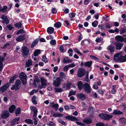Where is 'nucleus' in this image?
I'll use <instances>...</instances> for the list:
<instances>
[{
	"label": "nucleus",
	"mask_w": 126,
	"mask_h": 126,
	"mask_svg": "<svg viewBox=\"0 0 126 126\" xmlns=\"http://www.w3.org/2000/svg\"><path fill=\"white\" fill-rule=\"evenodd\" d=\"M39 39H37L36 40L32 42L31 46V47H34L38 43V42L39 41Z\"/></svg>",
	"instance_id": "bb28decb"
},
{
	"label": "nucleus",
	"mask_w": 126,
	"mask_h": 126,
	"mask_svg": "<svg viewBox=\"0 0 126 126\" xmlns=\"http://www.w3.org/2000/svg\"><path fill=\"white\" fill-rule=\"evenodd\" d=\"M85 74V71L82 68H79L77 72V75L78 77L81 78L84 76Z\"/></svg>",
	"instance_id": "39448f33"
},
{
	"label": "nucleus",
	"mask_w": 126,
	"mask_h": 126,
	"mask_svg": "<svg viewBox=\"0 0 126 126\" xmlns=\"http://www.w3.org/2000/svg\"><path fill=\"white\" fill-rule=\"evenodd\" d=\"M98 22L97 20H95L92 23V26L94 27H96L98 24Z\"/></svg>",
	"instance_id": "58836bf2"
},
{
	"label": "nucleus",
	"mask_w": 126,
	"mask_h": 126,
	"mask_svg": "<svg viewBox=\"0 0 126 126\" xmlns=\"http://www.w3.org/2000/svg\"><path fill=\"white\" fill-rule=\"evenodd\" d=\"M63 115L62 114V113H54L53 115V116L55 118L57 117H60L61 116H63Z\"/></svg>",
	"instance_id": "2f4dec72"
},
{
	"label": "nucleus",
	"mask_w": 126,
	"mask_h": 126,
	"mask_svg": "<svg viewBox=\"0 0 126 126\" xmlns=\"http://www.w3.org/2000/svg\"><path fill=\"white\" fill-rule=\"evenodd\" d=\"M21 81L19 79L17 80L15 82V84L12 86L11 89L12 90H15L16 91L18 90L21 87Z\"/></svg>",
	"instance_id": "7ed1b4c3"
},
{
	"label": "nucleus",
	"mask_w": 126,
	"mask_h": 126,
	"mask_svg": "<svg viewBox=\"0 0 126 126\" xmlns=\"http://www.w3.org/2000/svg\"><path fill=\"white\" fill-rule=\"evenodd\" d=\"M11 45V43L9 42H7L4 44L3 47V48H9Z\"/></svg>",
	"instance_id": "ea45409f"
},
{
	"label": "nucleus",
	"mask_w": 126,
	"mask_h": 126,
	"mask_svg": "<svg viewBox=\"0 0 126 126\" xmlns=\"http://www.w3.org/2000/svg\"><path fill=\"white\" fill-rule=\"evenodd\" d=\"M51 11L53 13L55 14L57 12V11L56 10L55 8H53L52 9Z\"/></svg>",
	"instance_id": "338daca9"
},
{
	"label": "nucleus",
	"mask_w": 126,
	"mask_h": 126,
	"mask_svg": "<svg viewBox=\"0 0 126 126\" xmlns=\"http://www.w3.org/2000/svg\"><path fill=\"white\" fill-rule=\"evenodd\" d=\"M63 89L60 88H55L54 89V91L56 92L61 93L63 91Z\"/></svg>",
	"instance_id": "7c9ffc66"
},
{
	"label": "nucleus",
	"mask_w": 126,
	"mask_h": 126,
	"mask_svg": "<svg viewBox=\"0 0 126 126\" xmlns=\"http://www.w3.org/2000/svg\"><path fill=\"white\" fill-rule=\"evenodd\" d=\"M77 95L78 98L81 101L84 100L86 97V95L82 94H77Z\"/></svg>",
	"instance_id": "4468645a"
},
{
	"label": "nucleus",
	"mask_w": 126,
	"mask_h": 126,
	"mask_svg": "<svg viewBox=\"0 0 126 126\" xmlns=\"http://www.w3.org/2000/svg\"><path fill=\"white\" fill-rule=\"evenodd\" d=\"M61 80L59 77H58L55 80L53 81V85L55 86L58 87L60 86Z\"/></svg>",
	"instance_id": "6e6552de"
},
{
	"label": "nucleus",
	"mask_w": 126,
	"mask_h": 126,
	"mask_svg": "<svg viewBox=\"0 0 126 126\" xmlns=\"http://www.w3.org/2000/svg\"><path fill=\"white\" fill-rule=\"evenodd\" d=\"M92 61H87L84 63V65L85 66H87L88 67H91L92 64Z\"/></svg>",
	"instance_id": "5701e85b"
},
{
	"label": "nucleus",
	"mask_w": 126,
	"mask_h": 126,
	"mask_svg": "<svg viewBox=\"0 0 126 126\" xmlns=\"http://www.w3.org/2000/svg\"><path fill=\"white\" fill-rule=\"evenodd\" d=\"M0 18L3 20L2 21V22L3 24L5 23L7 24L9 23V21L8 20L7 16L2 15L0 17Z\"/></svg>",
	"instance_id": "9d476101"
},
{
	"label": "nucleus",
	"mask_w": 126,
	"mask_h": 126,
	"mask_svg": "<svg viewBox=\"0 0 126 126\" xmlns=\"http://www.w3.org/2000/svg\"><path fill=\"white\" fill-rule=\"evenodd\" d=\"M113 113L115 115H120L123 114L122 112L120 111V110H114Z\"/></svg>",
	"instance_id": "393cba45"
},
{
	"label": "nucleus",
	"mask_w": 126,
	"mask_h": 126,
	"mask_svg": "<svg viewBox=\"0 0 126 126\" xmlns=\"http://www.w3.org/2000/svg\"><path fill=\"white\" fill-rule=\"evenodd\" d=\"M39 79H38V77L37 76H36L35 77L34 79V84H35V82H39Z\"/></svg>",
	"instance_id": "6e6d98bb"
},
{
	"label": "nucleus",
	"mask_w": 126,
	"mask_h": 126,
	"mask_svg": "<svg viewBox=\"0 0 126 126\" xmlns=\"http://www.w3.org/2000/svg\"><path fill=\"white\" fill-rule=\"evenodd\" d=\"M7 7L6 6H4L3 8H1V12L3 13L7 11Z\"/></svg>",
	"instance_id": "49530a36"
},
{
	"label": "nucleus",
	"mask_w": 126,
	"mask_h": 126,
	"mask_svg": "<svg viewBox=\"0 0 126 126\" xmlns=\"http://www.w3.org/2000/svg\"><path fill=\"white\" fill-rule=\"evenodd\" d=\"M16 109V106L14 105H12L9 109V110L10 113H12Z\"/></svg>",
	"instance_id": "cd10ccee"
},
{
	"label": "nucleus",
	"mask_w": 126,
	"mask_h": 126,
	"mask_svg": "<svg viewBox=\"0 0 126 126\" xmlns=\"http://www.w3.org/2000/svg\"><path fill=\"white\" fill-rule=\"evenodd\" d=\"M42 60L43 61L46 63L47 62L46 57L45 56H42Z\"/></svg>",
	"instance_id": "13d9d810"
},
{
	"label": "nucleus",
	"mask_w": 126,
	"mask_h": 126,
	"mask_svg": "<svg viewBox=\"0 0 126 126\" xmlns=\"http://www.w3.org/2000/svg\"><path fill=\"white\" fill-rule=\"evenodd\" d=\"M96 126H109L107 124H105L102 122H99L97 123L96 125Z\"/></svg>",
	"instance_id": "473e14b6"
},
{
	"label": "nucleus",
	"mask_w": 126,
	"mask_h": 126,
	"mask_svg": "<svg viewBox=\"0 0 126 126\" xmlns=\"http://www.w3.org/2000/svg\"><path fill=\"white\" fill-rule=\"evenodd\" d=\"M25 122L26 123L32 124H33V122L31 119H27L25 120Z\"/></svg>",
	"instance_id": "f704fd0d"
},
{
	"label": "nucleus",
	"mask_w": 126,
	"mask_h": 126,
	"mask_svg": "<svg viewBox=\"0 0 126 126\" xmlns=\"http://www.w3.org/2000/svg\"><path fill=\"white\" fill-rule=\"evenodd\" d=\"M47 32L49 33H52L54 31V28L52 27H50L48 28L47 29Z\"/></svg>",
	"instance_id": "a878e982"
},
{
	"label": "nucleus",
	"mask_w": 126,
	"mask_h": 126,
	"mask_svg": "<svg viewBox=\"0 0 126 126\" xmlns=\"http://www.w3.org/2000/svg\"><path fill=\"white\" fill-rule=\"evenodd\" d=\"M41 86H39V88L40 89L43 88L47 84V80L44 78H41Z\"/></svg>",
	"instance_id": "1a4fd4ad"
},
{
	"label": "nucleus",
	"mask_w": 126,
	"mask_h": 126,
	"mask_svg": "<svg viewBox=\"0 0 126 126\" xmlns=\"http://www.w3.org/2000/svg\"><path fill=\"white\" fill-rule=\"evenodd\" d=\"M76 94V92L75 91H74L73 90L71 91H70V92H69L68 96H70L71 95H74Z\"/></svg>",
	"instance_id": "de8ad7c7"
},
{
	"label": "nucleus",
	"mask_w": 126,
	"mask_h": 126,
	"mask_svg": "<svg viewBox=\"0 0 126 126\" xmlns=\"http://www.w3.org/2000/svg\"><path fill=\"white\" fill-rule=\"evenodd\" d=\"M72 62V60H70L67 57L64 58L63 60V62L64 63H69Z\"/></svg>",
	"instance_id": "4be33fe9"
},
{
	"label": "nucleus",
	"mask_w": 126,
	"mask_h": 126,
	"mask_svg": "<svg viewBox=\"0 0 126 126\" xmlns=\"http://www.w3.org/2000/svg\"><path fill=\"white\" fill-rule=\"evenodd\" d=\"M50 43L52 45H55L56 43V42L55 40H51L50 42Z\"/></svg>",
	"instance_id": "69168bd1"
},
{
	"label": "nucleus",
	"mask_w": 126,
	"mask_h": 126,
	"mask_svg": "<svg viewBox=\"0 0 126 126\" xmlns=\"http://www.w3.org/2000/svg\"><path fill=\"white\" fill-rule=\"evenodd\" d=\"M105 114L101 113L99 115V116L100 118L103 119L105 120Z\"/></svg>",
	"instance_id": "37998d69"
},
{
	"label": "nucleus",
	"mask_w": 126,
	"mask_h": 126,
	"mask_svg": "<svg viewBox=\"0 0 126 126\" xmlns=\"http://www.w3.org/2000/svg\"><path fill=\"white\" fill-rule=\"evenodd\" d=\"M20 120L19 117H16L11 122V124L13 126H14L18 124V122Z\"/></svg>",
	"instance_id": "9b49d317"
},
{
	"label": "nucleus",
	"mask_w": 126,
	"mask_h": 126,
	"mask_svg": "<svg viewBox=\"0 0 126 126\" xmlns=\"http://www.w3.org/2000/svg\"><path fill=\"white\" fill-rule=\"evenodd\" d=\"M25 35L23 34L19 36L17 38H16V40L17 41L21 42L25 40Z\"/></svg>",
	"instance_id": "2eb2a0df"
},
{
	"label": "nucleus",
	"mask_w": 126,
	"mask_h": 126,
	"mask_svg": "<svg viewBox=\"0 0 126 126\" xmlns=\"http://www.w3.org/2000/svg\"><path fill=\"white\" fill-rule=\"evenodd\" d=\"M90 57L91 59H94L95 60H96L97 61H99L100 60V59L96 57H95L93 55H90Z\"/></svg>",
	"instance_id": "09e8293b"
},
{
	"label": "nucleus",
	"mask_w": 126,
	"mask_h": 126,
	"mask_svg": "<svg viewBox=\"0 0 126 126\" xmlns=\"http://www.w3.org/2000/svg\"><path fill=\"white\" fill-rule=\"evenodd\" d=\"M83 88L84 91L87 93H90L91 92V88L88 83H86L84 84Z\"/></svg>",
	"instance_id": "423d86ee"
},
{
	"label": "nucleus",
	"mask_w": 126,
	"mask_h": 126,
	"mask_svg": "<svg viewBox=\"0 0 126 126\" xmlns=\"http://www.w3.org/2000/svg\"><path fill=\"white\" fill-rule=\"evenodd\" d=\"M82 107L84 109H85L87 107V105L83 102H82Z\"/></svg>",
	"instance_id": "680f3d73"
},
{
	"label": "nucleus",
	"mask_w": 126,
	"mask_h": 126,
	"mask_svg": "<svg viewBox=\"0 0 126 126\" xmlns=\"http://www.w3.org/2000/svg\"><path fill=\"white\" fill-rule=\"evenodd\" d=\"M116 87V86L115 85H113L112 86V89L111 90V92L112 94H114L115 93V89Z\"/></svg>",
	"instance_id": "c03bdc74"
},
{
	"label": "nucleus",
	"mask_w": 126,
	"mask_h": 126,
	"mask_svg": "<svg viewBox=\"0 0 126 126\" xmlns=\"http://www.w3.org/2000/svg\"><path fill=\"white\" fill-rule=\"evenodd\" d=\"M5 59L4 57L1 56L0 57V72L2 71L3 67L2 63L4 61Z\"/></svg>",
	"instance_id": "dca6fc26"
},
{
	"label": "nucleus",
	"mask_w": 126,
	"mask_h": 126,
	"mask_svg": "<svg viewBox=\"0 0 126 126\" xmlns=\"http://www.w3.org/2000/svg\"><path fill=\"white\" fill-rule=\"evenodd\" d=\"M69 16L71 18L74 17L76 15V14L73 13H71L69 14Z\"/></svg>",
	"instance_id": "864d4df0"
},
{
	"label": "nucleus",
	"mask_w": 126,
	"mask_h": 126,
	"mask_svg": "<svg viewBox=\"0 0 126 126\" xmlns=\"http://www.w3.org/2000/svg\"><path fill=\"white\" fill-rule=\"evenodd\" d=\"M18 77V75H16L11 77L9 80L10 83H13L14 80L16 79Z\"/></svg>",
	"instance_id": "c756f323"
},
{
	"label": "nucleus",
	"mask_w": 126,
	"mask_h": 126,
	"mask_svg": "<svg viewBox=\"0 0 126 126\" xmlns=\"http://www.w3.org/2000/svg\"><path fill=\"white\" fill-rule=\"evenodd\" d=\"M61 26V23L59 22H58L54 24V26L57 28H60Z\"/></svg>",
	"instance_id": "72a5a7b5"
},
{
	"label": "nucleus",
	"mask_w": 126,
	"mask_h": 126,
	"mask_svg": "<svg viewBox=\"0 0 126 126\" xmlns=\"http://www.w3.org/2000/svg\"><path fill=\"white\" fill-rule=\"evenodd\" d=\"M6 27L8 28V30H11L13 28L12 26L10 24L7 25Z\"/></svg>",
	"instance_id": "4d7b16f0"
},
{
	"label": "nucleus",
	"mask_w": 126,
	"mask_h": 126,
	"mask_svg": "<svg viewBox=\"0 0 126 126\" xmlns=\"http://www.w3.org/2000/svg\"><path fill=\"white\" fill-rule=\"evenodd\" d=\"M21 113V109L20 108H18L15 111V113L16 114L17 116V114H20Z\"/></svg>",
	"instance_id": "4c0bfd02"
},
{
	"label": "nucleus",
	"mask_w": 126,
	"mask_h": 126,
	"mask_svg": "<svg viewBox=\"0 0 126 126\" xmlns=\"http://www.w3.org/2000/svg\"><path fill=\"white\" fill-rule=\"evenodd\" d=\"M72 84L70 82H68L66 84V89L69 90L70 89V86Z\"/></svg>",
	"instance_id": "a19ab883"
},
{
	"label": "nucleus",
	"mask_w": 126,
	"mask_h": 126,
	"mask_svg": "<svg viewBox=\"0 0 126 126\" xmlns=\"http://www.w3.org/2000/svg\"><path fill=\"white\" fill-rule=\"evenodd\" d=\"M9 85L8 83H7L5 85L1 87L0 88V91L2 92H5L9 87Z\"/></svg>",
	"instance_id": "f8f14e48"
},
{
	"label": "nucleus",
	"mask_w": 126,
	"mask_h": 126,
	"mask_svg": "<svg viewBox=\"0 0 126 126\" xmlns=\"http://www.w3.org/2000/svg\"><path fill=\"white\" fill-rule=\"evenodd\" d=\"M58 122L63 125H65V123L63 121L62 119L61 118H59L58 120Z\"/></svg>",
	"instance_id": "3c124183"
},
{
	"label": "nucleus",
	"mask_w": 126,
	"mask_h": 126,
	"mask_svg": "<svg viewBox=\"0 0 126 126\" xmlns=\"http://www.w3.org/2000/svg\"><path fill=\"white\" fill-rule=\"evenodd\" d=\"M123 52H120L115 54L113 56L114 61L119 63L124 62L126 61V54L123 56Z\"/></svg>",
	"instance_id": "f257e3e1"
},
{
	"label": "nucleus",
	"mask_w": 126,
	"mask_h": 126,
	"mask_svg": "<svg viewBox=\"0 0 126 126\" xmlns=\"http://www.w3.org/2000/svg\"><path fill=\"white\" fill-rule=\"evenodd\" d=\"M83 122L85 123L89 124L91 123L92 122V120L90 118H85L83 120Z\"/></svg>",
	"instance_id": "a211bd4d"
},
{
	"label": "nucleus",
	"mask_w": 126,
	"mask_h": 126,
	"mask_svg": "<svg viewBox=\"0 0 126 126\" xmlns=\"http://www.w3.org/2000/svg\"><path fill=\"white\" fill-rule=\"evenodd\" d=\"M112 116L107 114H105V120H108L112 117Z\"/></svg>",
	"instance_id": "e433bc0d"
},
{
	"label": "nucleus",
	"mask_w": 126,
	"mask_h": 126,
	"mask_svg": "<svg viewBox=\"0 0 126 126\" xmlns=\"http://www.w3.org/2000/svg\"><path fill=\"white\" fill-rule=\"evenodd\" d=\"M24 32L23 30L21 29L19 30L16 33V34L18 35L20 33H23Z\"/></svg>",
	"instance_id": "5fc2aeb1"
},
{
	"label": "nucleus",
	"mask_w": 126,
	"mask_h": 126,
	"mask_svg": "<svg viewBox=\"0 0 126 126\" xmlns=\"http://www.w3.org/2000/svg\"><path fill=\"white\" fill-rule=\"evenodd\" d=\"M76 123L78 125L80 126H85V124L80 122L76 121Z\"/></svg>",
	"instance_id": "052dcab7"
},
{
	"label": "nucleus",
	"mask_w": 126,
	"mask_h": 126,
	"mask_svg": "<svg viewBox=\"0 0 126 126\" xmlns=\"http://www.w3.org/2000/svg\"><path fill=\"white\" fill-rule=\"evenodd\" d=\"M120 34H121L124 33L126 32V30L125 29L122 28L120 30Z\"/></svg>",
	"instance_id": "a18cd8bd"
},
{
	"label": "nucleus",
	"mask_w": 126,
	"mask_h": 126,
	"mask_svg": "<svg viewBox=\"0 0 126 126\" xmlns=\"http://www.w3.org/2000/svg\"><path fill=\"white\" fill-rule=\"evenodd\" d=\"M74 51L76 53L79 54L81 55H82V54L80 53V52L76 48L75 49H74Z\"/></svg>",
	"instance_id": "e2e57ef3"
},
{
	"label": "nucleus",
	"mask_w": 126,
	"mask_h": 126,
	"mask_svg": "<svg viewBox=\"0 0 126 126\" xmlns=\"http://www.w3.org/2000/svg\"><path fill=\"white\" fill-rule=\"evenodd\" d=\"M116 40L118 42H122L123 41V38L121 36L118 35L115 37Z\"/></svg>",
	"instance_id": "6ab92c4d"
},
{
	"label": "nucleus",
	"mask_w": 126,
	"mask_h": 126,
	"mask_svg": "<svg viewBox=\"0 0 126 126\" xmlns=\"http://www.w3.org/2000/svg\"><path fill=\"white\" fill-rule=\"evenodd\" d=\"M19 77L21 80L22 83L23 85H25L27 83V77L26 74L23 72H21L19 74Z\"/></svg>",
	"instance_id": "f03ea898"
},
{
	"label": "nucleus",
	"mask_w": 126,
	"mask_h": 126,
	"mask_svg": "<svg viewBox=\"0 0 126 126\" xmlns=\"http://www.w3.org/2000/svg\"><path fill=\"white\" fill-rule=\"evenodd\" d=\"M77 85L79 89L80 90H81L82 88L84 87V84H83L82 82L81 81L78 82L77 83Z\"/></svg>",
	"instance_id": "412c9836"
},
{
	"label": "nucleus",
	"mask_w": 126,
	"mask_h": 126,
	"mask_svg": "<svg viewBox=\"0 0 126 126\" xmlns=\"http://www.w3.org/2000/svg\"><path fill=\"white\" fill-rule=\"evenodd\" d=\"M107 48L110 52V53H112L114 51L115 47L113 46L110 45Z\"/></svg>",
	"instance_id": "aec40b11"
},
{
	"label": "nucleus",
	"mask_w": 126,
	"mask_h": 126,
	"mask_svg": "<svg viewBox=\"0 0 126 126\" xmlns=\"http://www.w3.org/2000/svg\"><path fill=\"white\" fill-rule=\"evenodd\" d=\"M30 108L31 110V111L33 113V115H37L38 111L36 109V107H33L31 106L30 107Z\"/></svg>",
	"instance_id": "f3484780"
},
{
	"label": "nucleus",
	"mask_w": 126,
	"mask_h": 126,
	"mask_svg": "<svg viewBox=\"0 0 126 126\" xmlns=\"http://www.w3.org/2000/svg\"><path fill=\"white\" fill-rule=\"evenodd\" d=\"M119 120L122 124H126V118L124 117L121 118Z\"/></svg>",
	"instance_id": "c85d7f7f"
},
{
	"label": "nucleus",
	"mask_w": 126,
	"mask_h": 126,
	"mask_svg": "<svg viewBox=\"0 0 126 126\" xmlns=\"http://www.w3.org/2000/svg\"><path fill=\"white\" fill-rule=\"evenodd\" d=\"M47 125L48 126H55V124L51 121H49L47 123Z\"/></svg>",
	"instance_id": "79ce46f5"
},
{
	"label": "nucleus",
	"mask_w": 126,
	"mask_h": 126,
	"mask_svg": "<svg viewBox=\"0 0 126 126\" xmlns=\"http://www.w3.org/2000/svg\"><path fill=\"white\" fill-rule=\"evenodd\" d=\"M77 120V119L75 117L71 116L70 120L72 121H76Z\"/></svg>",
	"instance_id": "bf43d9fd"
},
{
	"label": "nucleus",
	"mask_w": 126,
	"mask_h": 126,
	"mask_svg": "<svg viewBox=\"0 0 126 126\" xmlns=\"http://www.w3.org/2000/svg\"><path fill=\"white\" fill-rule=\"evenodd\" d=\"M29 52V49L27 47H24L22 48V55L24 58H26L28 56Z\"/></svg>",
	"instance_id": "20e7f679"
},
{
	"label": "nucleus",
	"mask_w": 126,
	"mask_h": 126,
	"mask_svg": "<svg viewBox=\"0 0 126 126\" xmlns=\"http://www.w3.org/2000/svg\"><path fill=\"white\" fill-rule=\"evenodd\" d=\"M69 68V67L68 65H66L64 67L63 70L64 71H67L68 70Z\"/></svg>",
	"instance_id": "0e129e2a"
},
{
	"label": "nucleus",
	"mask_w": 126,
	"mask_h": 126,
	"mask_svg": "<svg viewBox=\"0 0 126 126\" xmlns=\"http://www.w3.org/2000/svg\"><path fill=\"white\" fill-rule=\"evenodd\" d=\"M15 25L16 27L19 28L21 27L22 25V24L21 22H19L18 23H17L15 24Z\"/></svg>",
	"instance_id": "603ef678"
},
{
	"label": "nucleus",
	"mask_w": 126,
	"mask_h": 126,
	"mask_svg": "<svg viewBox=\"0 0 126 126\" xmlns=\"http://www.w3.org/2000/svg\"><path fill=\"white\" fill-rule=\"evenodd\" d=\"M59 50L61 52H63L64 50L63 47V46H61L59 47Z\"/></svg>",
	"instance_id": "774afa93"
},
{
	"label": "nucleus",
	"mask_w": 126,
	"mask_h": 126,
	"mask_svg": "<svg viewBox=\"0 0 126 126\" xmlns=\"http://www.w3.org/2000/svg\"><path fill=\"white\" fill-rule=\"evenodd\" d=\"M114 45L115 46V48L118 50L120 49L123 46V44L120 43L115 42L114 43Z\"/></svg>",
	"instance_id": "ddd939ff"
},
{
	"label": "nucleus",
	"mask_w": 126,
	"mask_h": 126,
	"mask_svg": "<svg viewBox=\"0 0 126 126\" xmlns=\"http://www.w3.org/2000/svg\"><path fill=\"white\" fill-rule=\"evenodd\" d=\"M60 77L62 78H65V74L63 72H61L60 73Z\"/></svg>",
	"instance_id": "8fccbe9b"
},
{
	"label": "nucleus",
	"mask_w": 126,
	"mask_h": 126,
	"mask_svg": "<svg viewBox=\"0 0 126 126\" xmlns=\"http://www.w3.org/2000/svg\"><path fill=\"white\" fill-rule=\"evenodd\" d=\"M32 65V63L31 60L29 59L26 61V67H29Z\"/></svg>",
	"instance_id": "b1692460"
},
{
	"label": "nucleus",
	"mask_w": 126,
	"mask_h": 126,
	"mask_svg": "<svg viewBox=\"0 0 126 126\" xmlns=\"http://www.w3.org/2000/svg\"><path fill=\"white\" fill-rule=\"evenodd\" d=\"M40 53V50L39 49H37L34 52L33 54L34 56H37Z\"/></svg>",
	"instance_id": "c9c22d12"
},
{
	"label": "nucleus",
	"mask_w": 126,
	"mask_h": 126,
	"mask_svg": "<svg viewBox=\"0 0 126 126\" xmlns=\"http://www.w3.org/2000/svg\"><path fill=\"white\" fill-rule=\"evenodd\" d=\"M9 115L8 111L4 110L2 112L1 117L2 119H5L9 117Z\"/></svg>",
	"instance_id": "0eeeda50"
}]
</instances>
